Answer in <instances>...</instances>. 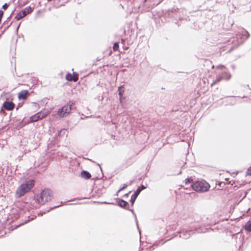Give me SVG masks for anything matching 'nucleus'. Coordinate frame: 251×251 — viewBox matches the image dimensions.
I'll use <instances>...</instances> for the list:
<instances>
[{
    "mask_svg": "<svg viewBox=\"0 0 251 251\" xmlns=\"http://www.w3.org/2000/svg\"><path fill=\"white\" fill-rule=\"evenodd\" d=\"M42 117L41 114L39 112L35 114L34 115L30 117V122H36L39 120L42 119Z\"/></svg>",
    "mask_w": 251,
    "mask_h": 251,
    "instance_id": "obj_8",
    "label": "nucleus"
},
{
    "mask_svg": "<svg viewBox=\"0 0 251 251\" xmlns=\"http://www.w3.org/2000/svg\"><path fill=\"white\" fill-rule=\"evenodd\" d=\"M245 228L246 230L251 231V222H249L246 224V225L245 226Z\"/></svg>",
    "mask_w": 251,
    "mask_h": 251,
    "instance_id": "obj_15",
    "label": "nucleus"
},
{
    "mask_svg": "<svg viewBox=\"0 0 251 251\" xmlns=\"http://www.w3.org/2000/svg\"><path fill=\"white\" fill-rule=\"evenodd\" d=\"M113 50H118V49L119 48V45H118V44L117 43H115L114 44V46H113Z\"/></svg>",
    "mask_w": 251,
    "mask_h": 251,
    "instance_id": "obj_17",
    "label": "nucleus"
},
{
    "mask_svg": "<svg viewBox=\"0 0 251 251\" xmlns=\"http://www.w3.org/2000/svg\"><path fill=\"white\" fill-rule=\"evenodd\" d=\"M3 15V12L2 11L0 10V16H2Z\"/></svg>",
    "mask_w": 251,
    "mask_h": 251,
    "instance_id": "obj_23",
    "label": "nucleus"
},
{
    "mask_svg": "<svg viewBox=\"0 0 251 251\" xmlns=\"http://www.w3.org/2000/svg\"><path fill=\"white\" fill-rule=\"evenodd\" d=\"M119 95L120 96V99L123 96V93L124 92V88L123 86L120 87L118 89Z\"/></svg>",
    "mask_w": 251,
    "mask_h": 251,
    "instance_id": "obj_14",
    "label": "nucleus"
},
{
    "mask_svg": "<svg viewBox=\"0 0 251 251\" xmlns=\"http://www.w3.org/2000/svg\"><path fill=\"white\" fill-rule=\"evenodd\" d=\"M126 187H127V185H126V184H125V185H124V186L123 187V188H121V189L119 190V191H122V190H124V189H125Z\"/></svg>",
    "mask_w": 251,
    "mask_h": 251,
    "instance_id": "obj_20",
    "label": "nucleus"
},
{
    "mask_svg": "<svg viewBox=\"0 0 251 251\" xmlns=\"http://www.w3.org/2000/svg\"><path fill=\"white\" fill-rule=\"evenodd\" d=\"M81 176L85 178H89L91 176V174L87 172V171H83L81 173Z\"/></svg>",
    "mask_w": 251,
    "mask_h": 251,
    "instance_id": "obj_12",
    "label": "nucleus"
},
{
    "mask_svg": "<svg viewBox=\"0 0 251 251\" xmlns=\"http://www.w3.org/2000/svg\"><path fill=\"white\" fill-rule=\"evenodd\" d=\"M7 7H8V4L7 3H5L2 6V8L4 9H6Z\"/></svg>",
    "mask_w": 251,
    "mask_h": 251,
    "instance_id": "obj_19",
    "label": "nucleus"
},
{
    "mask_svg": "<svg viewBox=\"0 0 251 251\" xmlns=\"http://www.w3.org/2000/svg\"><path fill=\"white\" fill-rule=\"evenodd\" d=\"M192 179L190 178H187L185 180L184 182L186 184L191 183Z\"/></svg>",
    "mask_w": 251,
    "mask_h": 251,
    "instance_id": "obj_18",
    "label": "nucleus"
},
{
    "mask_svg": "<svg viewBox=\"0 0 251 251\" xmlns=\"http://www.w3.org/2000/svg\"><path fill=\"white\" fill-rule=\"evenodd\" d=\"M230 77V75L229 74L226 73H225L224 74H223V78H225L226 79H229Z\"/></svg>",
    "mask_w": 251,
    "mask_h": 251,
    "instance_id": "obj_16",
    "label": "nucleus"
},
{
    "mask_svg": "<svg viewBox=\"0 0 251 251\" xmlns=\"http://www.w3.org/2000/svg\"><path fill=\"white\" fill-rule=\"evenodd\" d=\"M34 185V180L30 179L18 187L16 191V195L20 197L29 192Z\"/></svg>",
    "mask_w": 251,
    "mask_h": 251,
    "instance_id": "obj_1",
    "label": "nucleus"
},
{
    "mask_svg": "<svg viewBox=\"0 0 251 251\" xmlns=\"http://www.w3.org/2000/svg\"><path fill=\"white\" fill-rule=\"evenodd\" d=\"M244 35L246 36V38H247L249 36V33L246 31H244Z\"/></svg>",
    "mask_w": 251,
    "mask_h": 251,
    "instance_id": "obj_21",
    "label": "nucleus"
},
{
    "mask_svg": "<svg viewBox=\"0 0 251 251\" xmlns=\"http://www.w3.org/2000/svg\"><path fill=\"white\" fill-rule=\"evenodd\" d=\"M118 204L122 207H125L127 204V202L123 200H119L118 201Z\"/></svg>",
    "mask_w": 251,
    "mask_h": 251,
    "instance_id": "obj_13",
    "label": "nucleus"
},
{
    "mask_svg": "<svg viewBox=\"0 0 251 251\" xmlns=\"http://www.w3.org/2000/svg\"><path fill=\"white\" fill-rule=\"evenodd\" d=\"M141 190L140 189V188H139L135 192V193H134V194L131 196V202L132 203V204H133V203L134 202V201L135 200V199H136V198L137 197V196H138V195L140 194V193L141 192Z\"/></svg>",
    "mask_w": 251,
    "mask_h": 251,
    "instance_id": "obj_9",
    "label": "nucleus"
},
{
    "mask_svg": "<svg viewBox=\"0 0 251 251\" xmlns=\"http://www.w3.org/2000/svg\"><path fill=\"white\" fill-rule=\"evenodd\" d=\"M51 191L47 189L43 190L37 198V201L40 204H43L51 199Z\"/></svg>",
    "mask_w": 251,
    "mask_h": 251,
    "instance_id": "obj_3",
    "label": "nucleus"
},
{
    "mask_svg": "<svg viewBox=\"0 0 251 251\" xmlns=\"http://www.w3.org/2000/svg\"><path fill=\"white\" fill-rule=\"evenodd\" d=\"M32 11V8L31 7H26L24 9H23L21 12H19L16 16L15 18L17 20H19L23 17H25L29 13H31Z\"/></svg>",
    "mask_w": 251,
    "mask_h": 251,
    "instance_id": "obj_5",
    "label": "nucleus"
},
{
    "mask_svg": "<svg viewBox=\"0 0 251 251\" xmlns=\"http://www.w3.org/2000/svg\"><path fill=\"white\" fill-rule=\"evenodd\" d=\"M27 91H23L19 93L18 97L20 99H25L26 98Z\"/></svg>",
    "mask_w": 251,
    "mask_h": 251,
    "instance_id": "obj_10",
    "label": "nucleus"
},
{
    "mask_svg": "<svg viewBox=\"0 0 251 251\" xmlns=\"http://www.w3.org/2000/svg\"><path fill=\"white\" fill-rule=\"evenodd\" d=\"M140 188V189H141V191H142V190H143V189H145V187L144 186H142V187H141V188Z\"/></svg>",
    "mask_w": 251,
    "mask_h": 251,
    "instance_id": "obj_24",
    "label": "nucleus"
},
{
    "mask_svg": "<svg viewBox=\"0 0 251 251\" xmlns=\"http://www.w3.org/2000/svg\"><path fill=\"white\" fill-rule=\"evenodd\" d=\"M66 78L67 80L69 81H74L75 82L78 80V76L75 74L73 73V75L70 74H67L66 75Z\"/></svg>",
    "mask_w": 251,
    "mask_h": 251,
    "instance_id": "obj_6",
    "label": "nucleus"
},
{
    "mask_svg": "<svg viewBox=\"0 0 251 251\" xmlns=\"http://www.w3.org/2000/svg\"><path fill=\"white\" fill-rule=\"evenodd\" d=\"M3 105L4 108L8 110H11L13 109L14 106V103L10 101H6L4 102Z\"/></svg>",
    "mask_w": 251,
    "mask_h": 251,
    "instance_id": "obj_7",
    "label": "nucleus"
},
{
    "mask_svg": "<svg viewBox=\"0 0 251 251\" xmlns=\"http://www.w3.org/2000/svg\"><path fill=\"white\" fill-rule=\"evenodd\" d=\"M221 79H222V78H218L217 80V81H219Z\"/></svg>",
    "mask_w": 251,
    "mask_h": 251,
    "instance_id": "obj_25",
    "label": "nucleus"
},
{
    "mask_svg": "<svg viewBox=\"0 0 251 251\" xmlns=\"http://www.w3.org/2000/svg\"><path fill=\"white\" fill-rule=\"evenodd\" d=\"M51 109H46V110H45L43 111L39 112V113L41 114L42 118L43 119L44 117H45L46 116H47L48 114H49L51 112Z\"/></svg>",
    "mask_w": 251,
    "mask_h": 251,
    "instance_id": "obj_11",
    "label": "nucleus"
},
{
    "mask_svg": "<svg viewBox=\"0 0 251 251\" xmlns=\"http://www.w3.org/2000/svg\"><path fill=\"white\" fill-rule=\"evenodd\" d=\"M193 189L199 192L207 191L210 188V185L204 180L197 181L191 185Z\"/></svg>",
    "mask_w": 251,
    "mask_h": 251,
    "instance_id": "obj_2",
    "label": "nucleus"
},
{
    "mask_svg": "<svg viewBox=\"0 0 251 251\" xmlns=\"http://www.w3.org/2000/svg\"><path fill=\"white\" fill-rule=\"evenodd\" d=\"M248 174L251 175V168L249 169L248 171Z\"/></svg>",
    "mask_w": 251,
    "mask_h": 251,
    "instance_id": "obj_22",
    "label": "nucleus"
},
{
    "mask_svg": "<svg viewBox=\"0 0 251 251\" xmlns=\"http://www.w3.org/2000/svg\"><path fill=\"white\" fill-rule=\"evenodd\" d=\"M71 110V107L69 105H65L59 109L58 113L60 117H64L69 114Z\"/></svg>",
    "mask_w": 251,
    "mask_h": 251,
    "instance_id": "obj_4",
    "label": "nucleus"
}]
</instances>
